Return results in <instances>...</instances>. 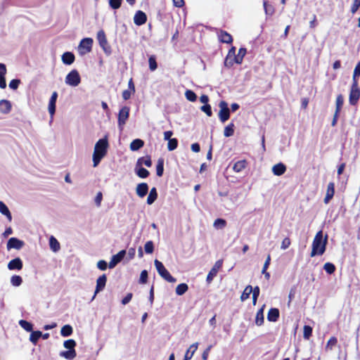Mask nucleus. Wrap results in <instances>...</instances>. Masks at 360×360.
Listing matches in <instances>:
<instances>
[{
    "instance_id": "nucleus-10",
    "label": "nucleus",
    "mask_w": 360,
    "mask_h": 360,
    "mask_svg": "<svg viewBox=\"0 0 360 360\" xmlns=\"http://www.w3.org/2000/svg\"><path fill=\"white\" fill-rule=\"evenodd\" d=\"M360 98V88L359 87H351L349 96V102L350 105H356L359 99Z\"/></svg>"
},
{
    "instance_id": "nucleus-14",
    "label": "nucleus",
    "mask_w": 360,
    "mask_h": 360,
    "mask_svg": "<svg viewBox=\"0 0 360 360\" xmlns=\"http://www.w3.org/2000/svg\"><path fill=\"white\" fill-rule=\"evenodd\" d=\"M58 98V93L56 91H53L50 98L49 103V112L51 117H53L56 112V103Z\"/></svg>"
},
{
    "instance_id": "nucleus-28",
    "label": "nucleus",
    "mask_w": 360,
    "mask_h": 360,
    "mask_svg": "<svg viewBox=\"0 0 360 360\" xmlns=\"http://www.w3.org/2000/svg\"><path fill=\"white\" fill-rule=\"evenodd\" d=\"M247 165V162L245 160H239L233 164V169L236 172H240L243 169L245 168Z\"/></svg>"
},
{
    "instance_id": "nucleus-6",
    "label": "nucleus",
    "mask_w": 360,
    "mask_h": 360,
    "mask_svg": "<svg viewBox=\"0 0 360 360\" xmlns=\"http://www.w3.org/2000/svg\"><path fill=\"white\" fill-rule=\"evenodd\" d=\"M93 44V39L91 38H84L81 40L79 46L78 51L80 55H84L91 51Z\"/></svg>"
},
{
    "instance_id": "nucleus-39",
    "label": "nucleus",
    "mask_w": 360,
    "mask_h": 360,
    "mask_svg": "<svg viewBox=\"0 0 360 360\" xmlns=\"http://www.w3.org/2000/svg\"><path fill=\"white\" fill-rule=\"evenodd\" d=\"M233 133H234V124L233 123H231L225 127L224 131V135L226 137H230V136H233Z\"/></svg>"
},
{
    "instance_id": "nucleus-23",
    "label": "nucleus",
    "mask_w": 360,
    "mask_h": 360,
    "mask_svg": "<svg viewBox=\"0 0 360 360\" xmlns=\"http://www.w3.org/2000/svg\"><path fill=\"white\" fill-rule=\"evenodd\" d=\"M279 317V310L277 308H271L267 314V319L271 322H276Z\"/></svg>"
},
{
    "instance_id": "nucleus-19",
    "label": "nucleus",
    "mask_w": 360,
    "mask_h": 360,
    "mask_svg": "<svg viewBox=\"0 0 360 360\" xmlns=\"http://www.w3.org/2000/svg\"><path fill=\"white\" fill-rule=\"evenodd\" d=\"M7 70L6 65L0 63V88L5 89L6 87V82L5 76L6 75Z\"/></svg>"
},
{
    "instance_id": "nucleus-33",
    "label": "nucleus",
    "mask_w": 360,
    "mask_h": 360,
    "mask_svg": "<svg viewBox=\"0 0 360 360\" xmlns=\"http://www.w3.org/2000/svg\"><path fill=\"white\" fill-rule=\"evenodd\" d=\"M42 333L41 331H32L30 336V340L32 342L34 345H36L38 342L39 339L41 337Z\"/></svg>"
},
{
    "instance_id": "nucleus-59",
    "label": "nucleus",
    "mask_w": 360,
    "mask_h": 360,
    "mask_svg": "<svg viewBox=\"0 0 360 360\" xmlns=\"http://www.w3.org/2000/svg\"><path fill=\"white\" fill-rule=\"evenodd\" d=\"M102 200H103V194H102V193L101 192L97 193V194H96V195L95 197V199H94V202H95L96 205L98 207H101Z\"/></svg>"
},
{
    "instance_id": "nucleus-8",
    "label": "nucleus",
    "mask_w": 360,
    "mask_h": 360,
    "mask_svg": "<svg viewBox=\"0 0 360 360\" xmlns=\"http://www.w3.org/2000/svg\"><path fill=\"white\" fill-rule=\"evenodd\" d=\"M129 115V108L124 106L121 108L118 114V127L120 130H122L123 126L125 124Z\"/></svg>"
},
{
    "instance_id": "nucleus-48",
    "label": "nucleus",
    "mask_w": 360,
    "mask_h": 360,
    "mask_svg": "<svg viewBox=\"0 0 360 360\" xmlns=\"http://www.w3.org/2000/svg\"><path fill=\"white\" fill-rule=\"evenodd\" d=\"M22 279L20 276H13L11 278V283L13 286H19L21 285Z\"/></svg>"
},
{
    "instance_id": "nucleus-36",
    "label": "nucleus",
    "mask_w": 360,
    "mask_h": 360,
    "mask_svg": "<svg viewBox=\"0 0 360 360\" xmlns=\"http://www.w3.org/2000/svg\"><path fill=\"white\" fill-rule=\"evenodd\" d=\"M188 289V286L186 283H181L176 288V293L178 295H183Z\"/></svg>"
},
{
    "instance_id": "nucleus-58",
    "label": "nucleus",
    "mask_w": 360,
    "mask_h": 360,
    "mask_svg": "<svg viewBox=\"0 0 360 360\" xmlns=\"http://www.w3.org/2000/svg\"><path fill=\"white\" fill-rule=\"evenodd\" d=\"M20 84V80L18 79H12L9 83V87L11 89L16 90Z\"/></svg>"
},
{
    "instance_id": "nucleus-17",
    "label": "nucleus",
    "mask_w": 360,
    "mask_h": 360,
    "mask_svg": "<svg viewBox=\"0 0 360 360\" xmlns=\"http://www.w3.org/2000/svg\"><path fill=\"white\" fill-rule=\"evenodd\" d=\"M334 193H335V184L333 182H330L328 184L326 194L325 198L323 200V201L326 204H328L330 202V200L333 198Z\"/></svg>"
},
{
    "instance_id": "nucleus-63",
    "label": "nucleus",
    "mask_w": 360,
    "mask_h": 360,
    "mask_svg": "<svg viewBox=\"0 0 360 360\" xmlns=\"http://www.w3.org/2000/svg\"><path fill=\"white\" fill-rule=\"evenodd\" d=\"M235 63L234 61V57H227L226 58L225 60H224V65L226 67H231L233 63Z\"/></svg>"
},
{
    "instance_id": "nucleus-47",
    "label": "nucleus",
    "mask_w": 360,
    "mask_h": 360,
    "mask_svg": "<svg viewBox=\"0 0 360 360\" xmlns=\"http://www.w3.org/2000/svg\"><path fill=\"white\" fill-rule=\"evenodd\" d=\"M344 103V98L342 95L340 94L336 98V109L335 111L340 112L342 106Z\"/></svg>"
},
{
    "instance_id": "nucleus-11",
    "label": "nucleus",
    "mask_w": 360,
    "mask_h": 360,
    "mask_svg": "<svg viewBox=\"0 0 360 360\" xmlns=\"http://www.w3.org/2000/svg\"><path fill=\"white\" fill-rule=\"evenodd\" d=\"M25 243L22 240H19L17 238H11L8 242H7V249H15V250H20L23 246Z\"/></svg>"
},
{
    "instance_id": "nucleus-38",
    "label": "nucleus",
    "mask_w": 360,
    "mask_h": 360,
    "mask_svg": "<svg viewBox=\"0 0 360 360\" xmlns=\"http://www.w3.org/2000/svg\"><path fill=\"white\" fill-rule=\"evenodd\" d=\"M19 325L26 331L27 332H32L33 327L32 324L25 320H20L19 321Z\"/></svg>"
},
{
    "instance_id": "nucleus-42",
    "label": "nucleus",
    "mask_w": 360,
    "mask_h": 360,
    "mask_svg": "<svg viewBox=\"0 0 360 360\" xmlns=\"http://www.w3.org/2000/svg\"><path fill=\"white\" fill-rule=\"evenodd\" d=\"M144 165L146 167H150L152 165L151 160L149 157L147 158H141L137 161V165Z\"/></svg>"
},
{
    "instance_id": "nucleus-61",
    "label": "nucleus",
    "mask_w": 360,
    "mask_h": 360,
    "mask_svg": "<svg viewBox=\"0 0 360 360\" xmlns=\"http://www.w3.org/2000/svg\"><path fill=\"white\" fill-rule=\"evenodd\" d=\"M97 267L101 271H105L108 267V264L104 260H100L97 263Z\"/></svg>"
},
{
    "instance_id": "nucleus-13",
    "label": "nucleus",
    "mask_w": 360,
    "mask_h": 360,
    "mask_svg": "<svg viewBox=\"0 0 360 360\" xmlns=\"http://www.w3.org/2000/svg\"><path fill=\"white\" fill-rule=\"evenodd\" d=\"M147 20L146 14L142 11H138L136 12L134 17V22L135 25L140 26L146 23Z\"/></svg>"
},
{
    "instance_id": "nucleus-60",
    "label": "nucleus",
    "mask_w": 360,
    "mask_h": 360,
    "mask_svg": "<svg viewBox=\"0 0 360 360\" xmlns=\"http://www.w3.org/2000/svg\"><path fill=\"white\" fill-rule=\"evenodd\" d=\"M148 280V271L146 270H143L140 275L139 282L141 283H146Z\"/></svg>"
},
{
    "instance_id": "nucleus-32",
    "label": "nucleus",
    "mask_w": 360,
    "mask_h": 360,
    "mask_svg": "<svg viewBox=\"0 0 360 360\" xmlns=\"http://www.w3.org/2000/svg\"><path fill=\"white\" fill-rule=\"evenodd\" d=\"M60 356L64 357L66 359H73L76 356L75 349L63 351L60 353Z\"/></svg>"
},
{
    "instance_id": "nucleus-64",
    "label": "nucleus",
    "mask_w": 360,
    "mask_h": 360,
    "mask_svg": "<svg viewBox=\"0 0 360 360\" xmlns=\"http://www.w3.org/2000/svg\"><path fill=\"white\" fill-rule=\"evenodd\" d=\"M132 293H128L122 300V304L123 305H126L128 304L132 298Z\"/></svg>"
},
{
    "instance_id": "nucleus-29",
    "label": "nucleus",
    "mask_w": 360,
    "mask_h": 360,
    "mask_svg": "<svg viewBox=\"0 0 360 360\" xmlns=\"http://www.w3.org/2000/svg\"><path fill=\"white\" fill-rule=\"evenodd\" d=\"M158 198L157 190L155 187L152 188L149 192V195L147 198V203L152 205Z\"/></svg>"
},
{
    "instance_id": "nucleus-34",
    "label": "nucleus",
    "mask_w": 360,
    "mask_h": 360,
    "mask_svg": "<svg viewBox=\"0 0 360 360\" xmlns=\"http://www.w3.org/2000/svg\"><path fill=\"white\" fill-rule=\"evenodd\" d=\"M252 287L250 285L246 286L240 296L241 301L243 302V301L248 300L249 298L250 294L252 293Z\"/></svg>"
},
{
    "instance_id": "nucleus-20",
    "label": "nucleus",
    "mask_w": 360,
    "mask_h": 360,
    "mask_svg": "<svg viewBox=\"0 0 360 360\" xmlns=\"http://www.w3.org/2000/svg\"><path fill=\"white\" fill-rule=\"evenodd\" d=\"M286 171V167L284 164L280 162L273 166L272 172L276 176H281Z\"/></svg>"
},
{
    "instance_id": "nucleus-46",
    "label": "nucleus",
    "mask_w": 360,
    "mask_h": 360,
    "mask_svg": "<svg viewBox=\"0 0 360 360\" xmlns=\"http://www.w3.org/2000/svg\"><path fill=\"white\" fill-rule=\"evenodd\" d=\"M337 342H338V340L335 337L330 338L327 342L326 349V350H332L333 347L336 345Z\"/></svg>"
},
{
    "instance_id": "nucleus-5",
    "label": "nucleus",
    "mask_w": 360,
    "mask_h": 360,
    "mask_svg": "<svg viewBox=\"0 0 360 360\" xmlns=\"http://www.w3.org/2000/svg\"><path fill=\"white\" fill-rule=\"evenodd\" d=\"M97 40L105 53L107 56H110L111 54V48L108 44L105 34L103 30H101L98 32Z\"/></svg>"
},
{
    "instance_id": "nucleus-35",
    "label": "nucleus",
    "mask_w": 360,
    "mask_h": 360,
    "mask_svg": "<svg viewBox=\"0 0 360 360\" xmlns=\"http://www.w3.org/2000/svg\"><path fill=\"white\" fill-rule=\"evenodd\" d=\"M72 328L70 325H65L60 330V334L63 337H68L72 333Z\"/></svg>"
},
{
    "instance_id": "nucleus-49",
    "label": "nucleus",
    "mask_w": 360,
    "mask_h": 360,
    "mask_svg": "<svg viewBox=\"0 0 360 360\" xmlns=\"http://www.w3.org/2000/svg\"><path fill=\"white\" fill-rule=\"evenodd\" d=\"M178 141L176 139H169L167 143V148L169 151L174 150L177 148Z\"/></svg>"
},
{
    "instance_id": "nucleus-62",
    "label": "nucleus",
    "mask_w": 360,
    "mask_h": 360,
    "mask_svg": "<svg viewBox=\"0 0 360 360\" xmlns=\"http://www.w3.org/2000/svg\"><path fill=\"white\" fill-rule=\"evenodd\" d=\"M290 245V240L288 238H285L281 243V248L283 250L287 249Z\"/></svg>"
},
{
    "instance_id": "nucleus-55",
    "label": "nucleus",
    "mask_w": 360,
    "mask_h": 360,
    "mask_svg": "<svg viewBox=\"0 0 360 360\" xmlns=\"http://www.w3.org/2000/svg\"><path fill=\"white\" fill-rule=\"evenodd\" d=\"M252 303L254 305L256 304L257 297L259 295V288L258 286L252 288Z\"/></svg>"
},
{
    "instance_id": "nucleus-27",
    "label": "nucleus",
    "mask_w": 360,
    "mask_h": 360,
    "mask_svg": "<svg viewBox=\"0 0 360 360\" xmlns=\"http://www.w3.org/2000/svg\"><path fill=\"white\" fill-rule=\"evenodd\" d=\"M144 145L143 141L139 139H134L130 143V149L132 151H136L142 148Z\"/></svg>"
},
{
    "instance_id": "nucleus-30",
    "label": "nucleus",
    "mask_w": 360,
    "mask_h": 360,
    "mask_svg": "<svg viewBox=\"0 0 360 360\" xmlns=\"http://www.w3.org/2000/svg\"><path fill=\"white\" fill-rule=\"evenodd\" d=\"M246 49L240 48L238 51V54L236 55V56H234L235 63L240 64L243 61L244 56L246 54Z\"/></svg>"
},
{
    "instance_id": "nucleus-12",
    "label": "nucleus",
    "mask_w": 360,
    "mask_h": 360,
    "mask_svg": "<svg viewBox=\"0 0 360 360\" xmlns=\"http://www.w3.org/2000/svg\"><path fill=\"white\" fill-rule=\"evenodd\" d=\"M126 255L125 250H121L117 254L113 255L111 258V260L109 262L108 266L110 269H113L122 259L124 258Z\"/></svg>"
},
{
    "instance_id": "nucleus-7",
    "label": "nucleus",
    "mask_w": 360,
    "mask_h": 360,
    "mask_svg": "<svg viewBox=\"0 0 360 360\" xmlns=\"http://www.w3.org/2000/svg\"><path fill=\"white\" fill-rule=\"evenodd\" d=\"M219 107L220 108L219 112V120L221 122H225L230 117V110L228 108V104L226 101H221L219 104Z\"/></svg>"
},
{
    "instance_id": "nucleus-1",
    "label": "nucleus",
    "mask_w": 360,
    "mask_h": 360,
    "mask_svg": "<svg viewBox=\"0 0 360 360\" xmlns=\"http://www.w3.org/2000/svg\"><path fill=\"white\" fill-rule=\"evenodd\" d=\"M327 241V235L323 238V231H319L317 232L312 242V250L310 256L313 257L316 255H322L326 251Z\"/></svg>"
},
{
    "instance_id": "nucleus-4",
    "label": "nucleus",
    "mask_w": 360,
    "mask_h": 360,
    "mask_svg": "<svg viewBox=\"0 0 360 360\" xmlns=\"http://www.w3.org/2000/svg\"><path fill=\"white\" fill-rule=\"evenodd\" d=\"M65 84L75 87L77 86L81 82V77L77 70H71L65 77Z\"/></svg>"
},
{
    "instance_id": "nucleus-54",
    "label": "nucleus",
    "mask_w": 360,
    "mask_h": 360,
    "mask_svg": "<svg viewBox=\"0 0 360 360\" xmlns=\"http://www.w3.org/2000/svg\"><path fill=\"white\" fill-rule=\"evenodd\" d=\"M122 0H109V6L112 9H117L121 6Z\"/></svg>"
},
{
    "instance_id": "nucleus-24",
    "label": "nucleus",
    "mask_w": 360,
    "mask_h": 360,
    "mask_svg": "<svg viewBox=\"0 0 360 360\" xmlns=\"http://www.w3.org/2000/svg\"><path fill=\"white\" fill-rule=\"evenodd\" d=\"M0 213L6 216L9 221L12 220V215L6 205L0 200Z\"/></svg>"
},
{
    "instance_id": "nucleus-26",
    "label": "nucleus",
    "mask_w": 360,
    "mask_h": 360,
    "mask_svg": "<svg viewBox=\"0 0 360 360\" xmlns=\"http://www.w3.org/2000/svg\"><path fill=\"white\" fill-rule=\"evenodd\" d=\"M49 245L51 250L54 252H57L60 248L59 242L53 236H51L49 238Z\"/></svg>"
},
{
    "instance_id": "nucleus-9",
    "label": "nucleus",
    "mask_w": 360,
    "mask_h": 360,
    "mask_svg": "<svg viewBox=\"0 0 360 360\" xmlns=\"http://www.w3.org/2000/svg\"><path fill=\"white\" fill-rule=\"evenodd\" d=\"M106 281H107V277H106L105 274H103L97 278L96 290H95L94 295L92 297L91 300H94L95 299L96 295L105 288V286L106 285Z\"/></svg>"
},
{
    "instance_id": "nucleus-43",
    "label": "nucleus",
    "mask_w": 360,
    "mask_h": 360,
    "mask_svg": "<svg viewBox=\"0 0 360 360\" xmlns=\"http://www.w3.org/2000/svg\"><path fill=\"white\" fill-rule=\"evenodd\" d=\"M323 269L329 274H332L335 271V266L330 262H327L323 265Z\"/></svg>"
},
{
    "instance_id": "nucleus-22",
    "label": "nucleus",
    "mask_w": 360,
    "mask_h": 360,
    "mask_svg": "<svg viewBox=\"0 0 360 360\" xmlns=\"http://www.w3.org/2000/svg\"><path fill=\"white\" fill-rule=\"evenodd\" d=\"M218 37L220 41L222 43L231 44L233 41L231 35L226 31L221 30L218 34Z\"/></svg>"
},
{
    "instance_id": "nucleus-45",
    "label": "nucleus",
    "mask_w": 360,
    "mask_h": 360,
    "mask_svg": "<svg viewBox=\"0 0 360 360\" xmlns=\"http://www.w3.org/2000/svg\"><path fill=\"white\" fill-rule=\"evenodd\" d=\"M63 346L68 349V350H72L75 349L76 342L74 340L70 339L64 342Z\"/></svg>"
},
{
    "instance_id": "nucleus-25",
    "label": "nucleus",
    "mask_w": 360,
    "mask_h": 360,
    "mask_svg": "<svg viewBox=\"0 0 360 360\" xmlns=\"http://www.w3.org/2000/svg\"><path fill=\"white\" fill-rule=\"evenodd\" d=\"M198 342H195L189 347V348L186 351L185 356H184V358L186 359V360H190L193 357L194 353L195 352V351L198 349Z\"/></svg>"
},
{
    "instance_id": "nucleus-50",
    "label": "nucleus",
    "mask_w": 360,
    "mask_h": 360,
    "mask_svg": "<svg viewBox=\"0 0 360 360\" xmlns=\"http://www.w3.org/2000/svg\"><path fill=\"white\" fill-rule=\"evenodd\" d=\"M312 334V328L309 326H304L303 337L306 340H309Z\"/></svg>"
},
{
    "instance_id": "nucleus-40",
    "label": "nucleus",
    "mask_w": 360,
    "mask_h": 360,
    "mask_svg": "<svg viewBox=\"0 0 360 360\" xmlns=\"http://www.w3.org/2000/svg\"><path fill=\"white\" fill-rule=\"evenodd\" d=\"M264 9L266 15H272L274 13V8L271 5H269L266 0L263 2Z\"/></svg>"
},
{
    "instance_id": "nucleus-21",
    "label": "nucleus",
    "mask_w": 360,
    "mask_h": 360,
    "mask_svg": "<svg viewBox=\"0 0 360 360\" xmlns=\"http://www.w3.org/2000/svg\"><path fill=\"white\" fill-rule=\"evenodd\" d=\"M75 55L72 52H65L61 57L62 61L65 65H71L75 61Z\"/></svg>"
},
{
    "instance_id": "nucleus-31",
    "label": "nucleus",
    "mask_w": 360,
    "mask_h": 360,
    "mask_svg": "<svg viewBox=\"0 0 360 360\" xmlns=\"http://www.w3.org/2000/svg\"><path fill=\"white\" fill-rule=\"evenodd\" d=\"M264 305H263V307L257 312L255 317V323L257 326H262L264 323Z\"/></svg>"
},
{
    "instance_id": "nucleus-56",
    "label": "nucleus",
    "mask_w": 360,
    "mask_h": 360,
    "mask_svg": "<svg viewBox=\"0 0 360 360\" xmlns=\"http://www.w3.org/2000/svg\"><path fill=\"white\" fill-rule=\"evenodd\" d=\"M200 110L204 112L205 113H206V115L209 117L212 116V109H211V106L209 104H206V105H202L201 108H200Z\"/></svg>"
},
{
    "instance_id": "nucleus-18",
    "label": "nucleus",
    "mask_w": 360,
    "mask_h": 360,
    "mask_svg": "<svg viewBox=\"0 0 360 360\" xmlns=\"http://www.w3.org/2000/svg\"><path fill=\"white\" fill-rule=\"evenodd\" d=\"M148 191V186L146 183H141L136 186V193L137 195L140 198H143L146 196Z\"/></svg>"
},
{
    "instance_id": "nucleus-15",
    "label": "nucleus",
    "mask_w": 360,
    "mask_h": 360,
    "mask_svg": "<svg viewBox=\"0 0 360 360\" xmlns=\"http://www.w3.org/2000/svg\"><path fill=\"white\" fill-rule=\"evenodd\" d=\"M12 109L11 101L6 99L0 100V112L4 115L8 114Z\"/></svg>"
},
{
    "instance_id": "nucleus-57",
    "label": "nucleus",
    "mask_w": 360,
    "mask_h": 360,
    "mask_svg": "<svg viewBox=\"0 0 360 360\" xmlns=\"http://www.w3.org/2000/svg\"><path fill=\"white\" fill-rule=\"evenodd\" d=\"M217 272L211 269V270L210 271V272L208 273V274L207 276V278H206L207 283H210L212 281L213 278L217 276Z\"/></svg>"
},
{
    "instance_id": "nucleus-3",
    "label": "nucleus",
    "mask_w": 360,
    "mask_h": 360,
    "mask_svg": "<svg viewBox=\"0 0 360 360\" xmlns=\"http://www.w3.org/2000/svg\"><path fill=\"white\" fill-rule=\"evenodd\" d=\"M154 264L159 275L165 281L169 283H176V279L173 277L165 269L163 264L158 259L154 261Z\"/></svg>"
},
{
    "instance_id": "nucleus-51",
    "label": "nucleus",
    "mask_w": 360,
    "mask_h": 360,
    "mask_svg": "<svg viewBox=\"0 0 360 360\" xmlns=\"http://www.w3.org/2000/svg\"><path fill=\"white\" fill-rule=\"evenodd\" d=\"M149 68L151 71H154L157 69L158 65L154 56H150L148 59Z\"/></svg>"
},
{
    "instance_id": "nucleus-52",
    "label": "nucleus",
    "mask_w": 360,
    "mask_h": 360,
    "mask_svg": "<svg viewBox=\"0 0 360 360\" xmlns=\"http://www.w3.org/2000/svg\"><path fill=\"white\" fill-rule=\"evenodd\" d=\"M144 250L147 254L153 253L154 250V245L153 241L150 240L146 242L144 246Z\"/></svg>"
},
{
    "instance_id": "nucleus-37",
    "label": "nucleus",
    "mask_w": 360,
    "mask_h": 360,
    "mask_svg": "<svg viewBox=\"0 0 360 360\" xmlns=\"http://www.w3.org/2000/svg\"><path fill=\"white\" fill-rule=\"evenodd\" d=\"M164 172V160L159 159L156 166V174L158 176H162Z\"/></svg>"
},
{
    "instance_id": "nucleus-16",
    "label": "nucleus",
    "mask_w": 360,
    "mask_h": 360,
    "mask_svg": "<svg viewBox=\"0 0 360 360\" xmlns=\"http://www.w3.org/2000/svg\"><path fill=\"white\" fill-rule=\"evenodd\" d=\"M22 262L20 258L17 257L11 260L8 264L9 270H21L22 269Z\"/></svg>"
},
{
    "instance_id": "nucleus-53",
    "label": "nucleus",
    "mask_w": 360,
    "mask_h": 360,
    "mask_svg": "<svg viewBox=\"0 0 360 360\" xmlns=\"http://www.w3.org/2000/svg\"><path fill=\"white\" fill-rule=\"evenodd\" d=\"M226 222L223 219H217L214 222V226L216 229H223L225 227Z\"/></svg>"
},
{
    "instance_id": "nucleus-41",
    "label": "nucleus",
    "mask_w": 360,
    "mask_h": 360,
    "mask_svg": "<svg viewBox=\"0 0 360 360\" xmlns=\"http://www.w3.org/2000/svg\"><path fill=\"white\" fill-rule=\"evenodd\" d=\"M136 173L140 178L142 179L147 178L149 175V172L146 169L141 167L136 170Z\"/></svg>"
},
{
    "instance_id": "nucleus-2",
    "label": "nucleus",
    "mask_w": 360,
    "mask_h": 360,
    "mask_svg": "<svg viewBox=\"0 0 360 360\" xmlns=\"http://www.w3.org/2000/svg\"><path fill=\"white\" fill-rule=\"evenodd\" d=\"M108 148V142L106 137L99 139L95 144L93 153L94 167L98 166L101 160L105 157Z\"/></svg>"
},
{
    "instance_id": "nucleus-44",
    "label": "nucleus",
    "mask_w": 360,
    "mask_h": 360,
    "mask_svg": "<svg viewBox=\"0 0 360 360\" xmlns=\"http://www.w3.org/2000/svg\"><path fill=\"white\" fill-rule=\"evenodd\" d=\"M185 96L189 101L193 102L197 99L196 94L191 90H186L185 92Z\"/></svg>"
}]
</instances>
